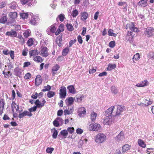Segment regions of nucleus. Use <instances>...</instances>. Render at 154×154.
Here are the masks:
<instances>
[{"mask_svg":"<svg viewBox=\"0 0 154 154\" xmlns=\"http://www.w3.org/2000/svg\"><path fill=\"white\" fill-rule=\"evenodd\" d=\"M106 136L102 133H99L95 137V142L98 143H101L104 142L106 140Z\"/></svg>","mask_w":154,"mask_h":154,"instance_id":"1","label":"nucleus"},{"mask_svg":"<svg viewBox=\"0 0 154 154\" xmlns=\"http://www.w3.org/2000/svg\"><path fill=\"white\" fill-rule=\"evenodd\" d=\"M125 106H115V114L114 116L115 119H116L119 117V119H121V117L119 116L121 114V113L124 110Z\"/></svg>","mask_w":154,"mask_h":154,"instance_id":"2","label":"nucleus"},{"mask_svg":"<svg viewBox=\"0 0 154 154\" xmlns=\"http://www.w3.org/2000/svg\"><path fill=\"white\" fill-rule=\"evenodd\" d=\"M48 49L45 46L42 45L40 49V55L43 57H47L49 55Z\"/></svg>","mask_w":154,"mask_h":154,"instance_id":"3","label":"nucleus"},{"mask_svg":"<svg viewBox=\"0 0 154 154\" xmlns=\"http://www.w3.org/2000/svg\"><path fill=\"white\" fill-rule=\"evenodd\" d=\"M144 34L145 36L149 37L154 35V29L151 27H147L146 29Z\"/></svg>","mask_w":154,"mask_h":154,"instance_id":"4","label":"nucleus"},{"mask_svg":"<svg viewBox=\"0 0 154 154\" xmlns=\"http://www.w3.org/2000/svg\"><path fill=\"white\" fill-rule=\"evenodd\" d=\"M101 128L100 125L97 123L91 124L89 126V129L90 131H97Z\"/></svg>","mask_w":154,"mask_h":154,"instance_id":"5","label":"nucleus"},{"mask_svg":"<svg viewBox=\"0 0 154 154\" xmlns=\"http://www.w3.org/2000/svg\"><path fill=\"white\" fill-rule=\"evenodd\" d=\"M59 96L61 98H65L66 95V88L64 86L60 87L59 91Z\"/></svg>","mask_w":154,"mask_h":154,"instance_id":"6","label":"nucleus"},{"mask_svg":"<svg viewBox=\"0 0 154 154\" xmlns=\"http://www.w3.org/2000/svg\"><path fill=\"white\" fill-rule=\"evenodd\" d=\"M126 29H129L132 31L137 32L138 31V29L135 27L134 23L133 22H131L130 23L127 24L126 26Z\"/></svg>","mask_w":154,"mask_h":154,"instance_id":"7","label":"nucleus"},{"mask_svg":"<svg viewBox=\"0 0 154 154\" xmlns=\"http://www.w3.org/2000/svg\"><path fill=\"white\" fill-rule=\"evenodd\" d=\"M112 113L114 116L115 114V106H111L105 112L106 116H111Z\"/></svg>","mask_w":154,"mask_h":154,"instance_id":"8","label":"nucleus"},{"mask_svg":"<svg viewBox=\"0 0 154 154\" xmlns=\"http://www.w3.org/2000/svg\"><path fill=\"white\" fill-rule=\"evenodd\" d=\"M5 35L6 36L13 38L16 37L17 36V33L14 29H12L11 31L6 32Z\"/></svg>","mask_w":154,"mask_h":154,"instance_id":"9","label":"nucleus"},{"mask_svg":"<svg viewBox=\"0 0 154 154\" xmlns=\"http://www.w3.org/2000/svg\"><path fill=\"white\" fill-rule=\"evenodd\" d=\"M46 103V101L44 98H39L36 100L35 102L36 106H44Z\"/></svg>","mask_w":154,"mask_h":154,"instance_id":"10","label":"nucleus"},{"mask_svg":"<svg viewBox=\"0 0 154 154\" xmlns=\"http://www.w3.org/2000/svg\"><path fill=\"white\" fill-rule=\"evenodd\" d=\"M42 82V79L41 76L37 75L35 79V86H38L41 85Z\"/></svg>","mask_w":154,"mask_h":154,"instance_id":"11","label":"nucleus"},{"mask_svg":"<svg viewBox=\"0 0 154 154\" xmlns=\"http://www.w3.org/2000/svg\"><path fill=\"white\" fill-rule=\"evenodd\" d=\"M125 138L123 132L121 131L120 133L116 137L115 140L117 142L123 140Z\"/></svg>","mask_w":154,"mask_h":154,"instance_id":"12","label":"nucleus"},{"mask_svg":"<svg viewBox=\"0 0 154 154\" xmlns=\"http://www.w3.org/2000/svg\"><path fill=\"white\" fill-rule=\"evenodd\" d=\"M28 116L31 117L32 116V114L30 112L27 111H24L22 113H20L18 116V117L20 119H21L26 116Z\"/></svg>","mask_w":154,"mask_h":154,"instance_id":"13","label":"nucleus"},{"mask_svg":"<svg viewBox=\"0 0 154 154\" xmlns=\"http://www.w3.org/2000/svg\"><path fill=\"white\" fill-rule=\"evenodd\" d=\"M112 119L111 116H106L103 121L104 125H110L112 124Z\"/></svg>","mask_w":154,"mask_h":154,"instance_id":"14","label":"nucleus"},{"mask_svg":"<svg viewBox=\"0 0 154 154\" xmlns=\"http://www.w3.org/2000/svg\"><path fill=\"white\" fill-rule=\"evenodd\" d=\"M78 112L79 116L81 117H82L84 116L86 114L85 109L84 107H81L79 109Z\"/></svg>","mask_w":154,"mask_h":154,"instance_id":"15","label":"nucleus"},{"mask_svg":"<svg viewBox=\"0 0 154 154\" xmlns=\"http://www.w3.org/2000/svg\"><path fill=\"white\" fill-rule=\"evenodd\" d=\"M33 60L36 63H42L44 60V59L40 56L37 55L32 57Z\"/></svg>","mask_w":154,"mask_h":154,"instance_id":"16","label":"nucleus"},{"mask_svg":"<svg viewBox=\"0 0 154 154\" xmlns=\"http://www.w3.org/2000/svg\"><path fill=\"white\" fill-rule=\"evenodd\" d=\"M149 84L148 81L147 80H146L144 81L141 82L140 83L137 84L136 86L138 87H142L148 85Z\"/></svg>","mask_w":154,"mask_h":154,"instance_id":"17","label":"nucleus"},{"mask_svg":"<svg viewBox=\"0 0 154 154\" xmlns=\"http://www.w3.org/2000/svg\"><path fill=\"white\" fill-rule=\"evenodd\" d=\"M60 66L57 64H55L54 66L51 69L52 74L53 76H54L56 73V72L59 69Z\"/></svg>","mask_w":154,"mask_h":154,"instance_id":"18","label":"nucleus"},{"mask_svg":"<svg viewBox=\"0 0 154 154\" xmlns=\"http://www.w3.org/2000/svg\"><path fill=\"white\" fill-rule=\"evenodd\" d=\"M131 145L126 144L124 145L122 147V151L123 153H125L128 151L129 150L131 149Z\"/></svg>","mask_w":154,"mask_h":154,"instance_id":"19","label":"nucleus"},{"mask_svg":"<svg viewBox=\"0 0 154 154\" xmlns=\"http://www.w3.org/2000/svg\"><path fill=\"white\" fill-rule=\"evenodd\" d=\"M62 35H60L58 36L56 39V42L58 46L60 47L62 46Z\"/></svg>","mask_w":154,"mask_h":154,"instance_id":"20","label":"nucleus"},{"mask_svg":"<svg viewBox=\"0 0 154 154\" xmlns=\"http://www.w3.org/2000/svg\"><path fill=\"white\" fill-rule=\"evenodd\" d=\"M29 56L31 57H32L35 56L38 54V50L37 49L32 50L30 51L29 52Z\"/></svg>","mask_w":154,"mask_h":154,"instance_id":"21","label":"nucleus"},{"mask_svg":"<svg viewBox=\"0 0 154 154\" xmlns=\"http://www.w3.org/2000/svg\"><path fill=\"white\" fill-rule=\"evenodd\" d=\"M23 34L25 38H27L31 35V32L30 30L28 29L24 31Z\"/></svg>","mask_w":154,"mask_h":154,"instance_id":"22","label":"nucleus"},{"mask_svg":"<svg viewBox=\"0 0 154 154\" xmlns=\"http://www.w3.org/2000/svg\"><path fill=\"white\" fill-rule=\"evenodd\" d=\"M38 20V19L37 17L33 16L30 20L29 23L32 25H35L37 23Z\"/></svg>","mask_w":154,"mask_h":154,"instance_id":"23","label":"nucleus"},{"mask_svg":"<svg viewBox=\"0 0 154 154\" xmlns=\"http://www.w3.org/2000/svg\"><path fill=\"white\" fill-rule=\"evenodd\" d=\"M83 97V95H77L75 97L74 100L75 101L80 103L82 102Z\"/></svg>","mask_w":154,"mask_h":154,"instance_id":"24","label":"nucleus"},{"mask_svg":"<svg viewBox=\"0 0 154 154\" xmlns=\"http://www.w3.org/2000/svg\"><path fill=\"white\" fill-rule=\"evenodd\" d=\"M74 100L73 98L70 97L67 98L65 100V102L67 104L71 105L73 103Z\"/></svg>","mask_w":154,"mask_h":154,"instance_id":"25","label":"nucleus"},{"mask_svg":"<svg viewBox=\"0 0 154 154\" xmlns=\"http://www.w3.org/2000/svg\"><path fill=\"white\" fill-rule=\"evenodd\" d=\"M67 89L69 91L70 93L74 94L75 93V90L74 87L72 85L68 86L67 87Z\"/></svg>","mask_w":154,"mask_h":154,"instance_id":"26","label":"nucleus"},{"mask_svg":"<svg viewBox=\"0 0 154 154\" xmlns=\"http://www.w3.org/2000/svg\"><path fill=\"white\" fill-rule=\"evenodd\" d=\"M19 43L21 44H23L25 43V40L21 35H18L17 37Z\"/></svg>","mask_w":154,"mask_h":154,"instance_id":"27","label":"nucleus"},{"mask_svg":"<svg viewBox=\"0 0 154 154\" xmlns=\"http://www.w3.org/2000/svg\"><path fill=\"white\" fill-rule=\"evenodd\" d=\"M140 55L139 54V53H136L135 54L134 56L132 58L133 63H136L135 61L138 60H139V59H140Z\"/></svg>","mask_w":154,"mask_h":154,"instance_id":"28","label":"nucleus"},{"mask_svg":"<svg viewBox=\"0 0 154 154\" xmlns=\"http://www.w3.org/2000/svg\"><path fill=\"white\" fill-rule=\"evenodd\" d=\"M88 15L86 12H83L81 14V19L82 21H84L88 18Z\"/></svg>","mask_w":154,"mask_h":154,"instance_id":"29","label":"nucleus"},{"mask_svg":"<svg viewBox=\"0 0 154 154\" xmlns=\"http://www.w3.org/2000/svg\"><path fill=\"white\" fill-rule=\"evenodd\" d=\"M20 69L19 68L17 67L16 68L14 71V74L15 75L20 76L21 75V72H20Z\"/></svg>","mask_w":154,"mask_h":154,"instance_id":"30","label":"nucleus"},{"mask_svg":"<svg viewBox=\"0 0 154 154\" xmlns=\"http://www.w3.org/2000/svg\"><path fill=\"white\" fill-rule=\"evenodd\" d=\"M9 16L10 18L14 19L17 16V13L16 12H11L9 13Z\"/></svg>","mask_w":154,"mask_h":154,"instance_id":"31","label":"nucleus"},{"mask_svg":"<svg viewBox=\"0 0 154 154\" xmlns=\"http://www.w3.org/2000/svg\"><path fill=\"white\" fill-rule=\"evenodd\" d=\"M138 143L139 146L143 148H145L146 147V145L144 142L141 139H138Z\"/></svg>","mask_w":154,"mask_h":154,"instance_id":"32","label":"nucleus"},{"mask_svg":"<svg viewBox=\"0 0 154 154\" xmlns=\"http://www.w3.org/2000/svg\"><path fill=\"white\" fill-rule=\"evenodd\" d=\"M8 17L6 15L3 16L0 19V23L4 24L7 21Z\"/></svg>","mask_w":154,"mask_h":154,"instance_id":"33","label":"nucleus"},{"mask_svg":"<svg viewBox=\"0 0 154 154\" xmlns=\"http://www.w3.org/2000/svg\"><path fill=\"white\" fill-rule=\"evenodd\" d=\"M116 65L115 64L109 63L107 67V69L108 70L111 71L113 69H114L116 67Z\"/></svg>","mask_w":154,"mask_h":154,"instance_id":"34","label":"nucleus"},{"mask_svg":"<svg viewBox=\"0 0 154 154\" xmlns=\"http://www.w3.org/2000/svg\"><path fill=\"white\" fill-rule=\"evenodd\" d=\"M147 0H141L140 1L139 3L142 7H145L147 6Z\"/></svg>","mask_w":154,"mask_h":154,"instance_id":"35","label":"nucleus"},{"mask_svg":"<svg viewBox=\"0 0 154 154\" xmlns=\"http://www.w3.org/2000/svg\"><path fill=\"white\" fill-rule=\"evenodd\" d=\"M49 29L51 32L52 33H55L56 28L54 24H53L50 26L49 27Z\"/></svg>","mask_w":154,"mask_h":154,"instance_id":"36","label":"nucleus"},{"mask_svg":"<svg viewBox=\"0 0 154 154\" xmlns=\"http://www.w3.org/2000/svg\"><path fill=\"white\" fill-rule=\"evenodd\" d=\"M2 73L4 76V77L7 78H8L9 76H11L12 75V74L9 71L6 72L5 70L3 71Z\"/></svg>","mask_w":154,"mask_h":154,"instance_id":"37","label":"nucleus"},{"mask_svg":"<svg viewBox=\"0 0 154 154\" xmlns=\"http://www.w3.org/2000/svg\"><path fill=\"white\" fill-rule=\"evenodd\" d=\"M60 134L63 136L64 138H66L68 134V132L67 130L65 129L62 130L60 132Z\"/></svg>","mask_w":154,"mask_h":154,"instance_id":"38","label":"nucleus"},{"mask_svg":"<svg viewBox=\"0 0 154 154\" xmlns=\"http://www.w3.org/2000/svg\"><path fill=\"white\" fill-rule=\"evenodd\" d=\"M69 51V50L68 48H66L63 50L62 52V55L63 56H66L68 53Z\"/></svg>","mask_w":154,"mask_h":154,"instance_id":"39","label":"nucleus"},{"mask_svg":"<svg viewBox=\"0 0 154 154\" xmlns=\"http://www.w3.org/2000/svg\"><path fill=\"white\" fill-rule=\"evenodd\" d=\"M27 45L29 47L33 45L34 44V40L33 38H30L27 41Z\"/></svg>","mask_w":154,"mask_h":154,"instance_id":"40","label":"nucleus"},{"mask_svg":"<svg viewBox=\"0 0 154 154\" xmlns=\"http://www.w3.org/2000/svg\"><path fill=\"white\" fill-rule=\"evenodd\" d=\"M144 102L146 106H148L151 104L152 103V101H151L149 99V100L145 99L144 100Z\"/></svg>","mask_w":154,"mask_h":154,"instance_id":"41","label":"nucleus"},{"mask_svg":"<svg viewBox=\"0 0 154 154\" xmlns=\"http://www.w3.org/2000/svg\"><path fill=\"white\" fill-rule=\"evenodd\" d=\"M66 26L68 31H72L73 30L74 28L71 24L67 23L66 25Z\"/></svg>","mask_w":154,"mask_h":154,"instance_id":"42","label":"nucleus"},{"mask_svg":"<svg viewBox=\"0 0 154 154\" xmlns=\"http://www.w3.org/2000/svg\"><path fill=\"white\" fill-rule=\"evenodd\" d=\"M113 30L111 29H110L108 31V35L109 36H113L116 37L117 35V34L114 33Z\"/></svg>","mask_w":154,"mask_h":154,"instance_id":"43","label":"nucleus"},{"mask_svg":"<svg viewBox=\"0 0 154 154\" xmlns=\"http://www.w3.org/2000/svg\"><path fill=\"white\" fill-rule=\"evenodd\" d=\"M52 130H53V133L52 135V137L54 139L57 138L58 134L57 131L56 129L55 128H54Z\"/></svg>","mask_w":154,"mask_h":154,"instance_id":"44","label":"nucleus"},{"mask_svg":"<svg viewBox=\"0 0 154 154\" xmlns=\"http://www.w3.org/2000/svg\"><path fill=\"white\" fill-rule=\"evenodd\" d=\"M79 12L76 9L72 11L71 15L73 17H75L78 14Z\"/></svg>","mask_w":154,"mask_h":154,"instance_id":"45","label":"nucleus"},{"mask_svg":"<svg viewBox=\"0 0 154 154\" xmlns=\"http://www.w3.org/2000/svg\"><path fill=\"white\" fill-rule=\"evenodd\" d=\"M58 18L59 19L61 22H63L65 18V17L64 14H61L58 16Z\"/></svg>","mask_w":154,"mask_h":154,"instance_id":"46","label":"nucleus"},{"mask_svg":"<svg viewBox=\"0 0 154 154\" xmlns=\"http://www.w3.org/2000/svg\"><path fill=\"white\" fill-rule=\"evenodd\" d=\"M55 94V93L53 91H49L47 94V96L49 98H51L53 97Z\"/></svg>","mask_w":154,"mask_h":154,"instance_id":"47","label":"nucleus"},{"mask_svg":"<svg viewBox=\"0 0 154 154\" xmlns=\"http://www.w3.org/2000/svg\"><path fill=\"white\" fill-rule=\"evenodd\" d=\"M51 87L49 85H47V86L44 87V88L43 89L42 91L43 92H45L50 90L51 89Z\"/></svg>","mask_w":154,"mask_h":154,"instance_id":"48","label":"nucleus"},{"mask_svg":"<svg viewBox=\"0 0 154 154\" xmlns=\"http://www.w3.org/2000/svg\"><path fill=\"white\" fill-rule=\"evenodd\" d=\"M111 91L114 94H116L118 93V90L115 86H112L111 88Z\"/></svg>","mask_w":154,"mask_h":154,"instance_id":"49","label":"nucleus"},{"mask_svg":"<svg viewBox=\"0 0 154 154\" xmlns=\"http://www.w3.org/2000/svg\"><path fill=\"white\" fill-rule=\"evenodd\" d=\"M97 114L96 113L93 112L91 115V119L92 121H94L96 119Z\"/></svg>","mask_w":154,"mask_h":154,"instance_id":"50","label":"nucleus"},{"mask_svg":"<svg viewBox=\"0 0 154 154\" xmlns=\"http://www.w3.org/2000/svg\"><path fill=\"white\" fill-rule=\"evenodd\" d=\"M68 132H69V133L70 134H72L74 131V128L73 127H68L67 128V130Z\"/></svg>","mask_w":154,"mask_h":154,"instance_id":"51","label":"nucleus"},{"mask_svg":"<svg viewBox=\"0 0 154 154\" xmlns=\"http://www.w3.org/2000/svg\"><path fill=\"white\" fill-rule=\"evenodd\" d=\"M54 150V148L52 147H48L47 148L46 151L48 153L51 154Z\"/></svg>","mask_w":154,"mask_h":154,"instance_id":"52","label":"nucleus"},{"mask_svg":"<svg viewBox=\"0 0 154 154\" xmlns=\"http://www.w3.org/2000/svg\"><path fill=\"white\" fill-rule=\"evenodd\" d=\"M20 15L21 17L23 19H27L28 16V14L27 13H21Z\"/></svg>","mask_w":154,"mask_h":154,"instance_id":"53","label":"nucleus"},{"mask_svg":"<svg viewBox=\"0 0 154 154\" xmlns=\"http://www.w3.org/2000/svg\"><path fill=\"white\" fill-rule=\"evenodd\" d=\"M147 57L149 59H154V52H149L147 55Z\"/></svg>","mask_w":154,"mask_h":154,"instance_id":"54","label":"nucleus"},{"mask_svg":"<svg viewBox=\"0 0 154 154\" xmlns=\"http://www.w3.org/2000/svg\"><path fill=\"white\" fill-rule=\"evenodd\" d=\"M31 74L30 73L28 72L24 76V78L26 80L28 79L31 78Z\"/></svg>","mask_w":154,"mask_h":154,"instance_id":"55","label":"nucleus"},{"mask_svg":"<svg viewBox=\"0 0 154 154\" xmlns=\"http://www.w3.org/2000/svg\"><path fill=\"white\" fill-rule=\"evenodd\" d=\"M77 40L80 44H82V43L83 41L82 36L80 35H79L77 37Z\"/></svg>","mask_w":154,"mask_h":154,"instance_id":"56","label":"nucleus"},{"mask_svg":"<svg viewBox=\"0 0 154 154\" xmlns=\"http://www.w3.org/2000/svg\"><path fill=\"white\" fill-rule=\"evenodd\" d=\"M53 124L54 126L58 127L59 125V124L57 120V118L54 121Z\"/></svg>","mask_w":154,"mask_h":154,"instance_id":"57","label":"nucleus"},{"mask_svg":"<svg viewBox=\"0 0 154 154\" xmlns=\"http://www.w3.org/2000/svg\"><path fill=\"white\" fill-rule=\"evenodd\" d=\"M109 47L110 48H114L115 46V42L114 41H112L110 42L109 43Z\"/></svg>","mask_w":154,"mask_h":154,"instance_id":"58","label":"nucleus"},{"mask_svg":"<svg viewBox=\"0 0 154 154\" xmlns=\"http://www.w3.org/2000/svg\"><path fill=\"white\" fill-rule=\"evenodd\" d=\"M76 42V39L70 40L69 42V47H71Z\"/></svg>","mask_w":154,"mask_h":154,"instance_id":"59","label":"nucleus"},{"mask_svg":"<svg viewBox=\"0 0 154 154\" xmlns=\"http://www.w3.org/2000/svg\"><path fill=\"white\" fill-rule=\"evenodd\" d=\"M6 3L5 2H2L0 3V8H2L6 6Z\"/></svg>","mask_w":154,"mask_h":154,"instance_id":"60","label":"nucleus"},{"mask_svg":"<svg viewBox=\"0 0 154 154\" xmlns=\"http://www.w3.org/2000/svg\"><path fill=\"white\" fill-rule=\"evenodd\" d=\"M57 119L59 124L62 125L63 124V121L61 118L58 117Z\"/></svg>","mask_w":154,"mask_h":154,"instance_id":"61","label":"nucleus"},{"mask_svg":"<svg viewBox=\"0 0 154 154\" xmlns=\"http://www.w3.org/2000/svg\"><path fill=\"white\" fill-rule=\"evenodd\" d=\"M72 112L71 109H70V111L68 109H66L64 111V113L65 115H69Z\"/></svg>","mask_w":154,"mask_h":154,"instance_id":"62","label":"nucleus"},{"mask_svg":"<svg viewBox=\"0 0 154 154\" xmlns=\"http://www.w3.org/2000/svg\"><path fill=\"white\" fill-rule=\"evenodd\" d=\"M83 132V130L80 128H78L76 129V132L78 134H81Z\"/></svg>","mask_w":154,"mask_h":154,"instance_id":"63","label":"nucleus"},{"mask_svg":"<svg viewBox=\"0 0 154 154\" xmlns=\"http://www.w3.org/2000/svg\"><path fill=\"white\" fill-rule=\"evenodd\" d=\"M10 56L12 59H14V52L13 51H11L9 53Z\"/></svg>","mask_w":154,"mask_h":154,"instance_id":"64","label":"nucleus"}]
</instances>
